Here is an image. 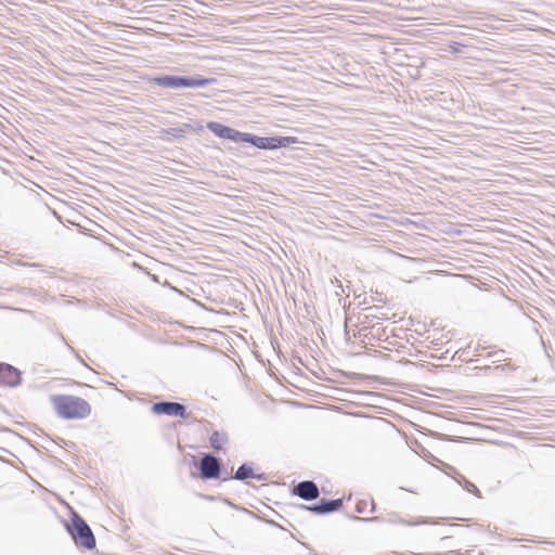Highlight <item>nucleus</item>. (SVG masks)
<instances>
[{"label":"nucleus","mask_w":555,"mask_h":555,"mask_svg":"<svg viewBox=\"0 0 555 555\" xmlns=\"http://www.w3.org/2000/svg\"><path fill=\"white\" fill-rule=\"evenodd\" d=\"M51 403L59 417L63 420H83L91 415V404L81 397L54 395Z\"/></svg>","instance_id":"obj_1"},{"label":"nucleus","mask_w":555,"mask_h":555,"mask_svg":"<svg viewBox=\"0 0 555 555\" xmlns=\"http://www.w3.org/2000/svg\"><path fill=\"white\" fill-rule=\"evenodd\" d=\"M66 529L78 546L86 550L95 547L96 541L92 530L76 512H73L70 524L66 525Z\"/></svg>","instance_id":"obj_2"},{"label":"nucleus","mask_w":555,"mask_h":555,"mask_svg":"<svg viewBox=\"0 0 555 555\" xmlns=\"http://www.w3.org/2000/svg\"><path fill=\"white\" fill-rule=\"evenodd\" d=\"M155 85L166 88H197L209 85L214 79L209 78H184L177 76L156 77L152 80Z\"/></svg>","instance_id":"obj_3"},{"label":"nucleus","mask_w":555,"mask_h":555,"mask_svg":"<svg viewBox=\"0 0 555 555\" xmlns=\"http://www.w3.org/2000/svg\"><path fill=\"white\" fill-rule=\"evenodd\" d=\"M245 142L250 143L254 146L261 150H275L280 147H285L291 144L298 143V139L296 137H256L249 133H246Z\"/></svg>","instance_id":"obj_4"},{"label":"nucleus","mask_w":555,"mask_h":555,"mask_svg":"<svg viewBox=\"0 0 555 555\" xmlns=\"http://www.w3.org/2000/svg\"><path fill=\"white\" fill-rule=\"evenodd\" d=\"M207 128L217 137L221 139H228L233 142H245L246 133L240 132L233 128L224 126L222 124L210 121L207 124Z\"/></svg>","instance_id":"obj_5"},{"label":"nucleus","mask_w":555,"mask_h":555,"mask_svg":"<svg viewBox=\"0 0 555 555\" xmlns=\"http://www.w3.org/2000/svg\"><path fill=\"white\" fill-rule=\"evenodd\" d=\"M152 412L157 415L185 417V406L177 402H157L152 405Z\"/></svg>","instance_id":"obj_6"},{"label":"nucleus","mask_w":555,"mask_h":555,"mask_svg":"<svg viewBox=\"0 0 555 555\" xmlns=\"http://www.w3.org/2000/svg\"><path fill=\"white\" fill-rule=\"evenodd\" d=\"M199 469L203 478H217L220 473V464L216 457L205 455L201 461Z\"/></svg>","instance_id":"obj_7"},{"label":"nucleus","mask_w":555,"mask_h":555,"mask_svg":"<svg viewBox=\"0 0 555 555\" xmlns=\"http://www.w3.org/2000/svg\"><path fill=\"white\" fill-rule=\"evenodd\" d=\"M21 382L20 372L13 366L0 363V385L16 386Z\"/></svg>","instance_id":"obj_8"},{"label":"nucleus","mask_w":555,"mask_h":555,"mask_svg":"<svg viewBox=\"0 0 555 555\" xmlns=\"http://www.w3.org/2000/svg\"><path fill=\"white\" fill-rule=\"evenodd\" d=\"M294 493L304 500L310 501L319 496V489L313 481H302L295 487Z\"/></svg>","instance_id":"obj_9"},{"label":"nucleus","mask_w":555,"mask_h":555,"mask_svg":"<svg viewBox=\"0 0 555 555\" xmlns=\"http://www.w3.org/2000/svg\"><path fill=\"white\" fill-rule=\"evenodd\" d=\"M343 501L340 499L338 500H332V501H322L319 504H314L312 506H309L308 509L315 513V514H326L334 511H337L341 507Z\"/></svg>","instance_id":"obj_10"},{"label":"nucleus","mask_w":555,"mask_h":555,"mask_svg":"<svg viewBox=\"0 0 555 555\" xmlns=\"http://www.w3.org/2000/svg\"><path fill=\"white\" fill-rule=\"evenodd\" d=\"M210 446L219 451L223 448L225 443V436L219 431H214L209 438Z\"/></svg>","instance_id":"obj_11"},{"label":"nucleus","mask_w":555,"mask_h":555,"mask_svg":"<svg viewBox=\"0 0 555 555\" xmlns=\"http://www.w3.org/2000/svg\"><path fill=\"white\" fill-rule=\"evenodd\" d=\"M253 475V470L250 467H247L245 465H242L241 467H238V469L236 470V474H235V478L236 479H240V480H244L246 478H249L251 477Z\"/></svg>","instance_id":"obj_12"},{"label":"nucleus","mask_w":555,"mask_h":555,"mask_svg":"<svg viewBox=\"0 0 555 555\" xmlns=\"http://www.w3.org/2000/svg\"><path fill=\"white\" fill-rule=\"evenodd\" d=\"M450 52L460 53L462 51L463 44L456 41H452L448 46Z\"/></svg>","instance_id":"obj_13"}]
</instances>
